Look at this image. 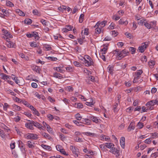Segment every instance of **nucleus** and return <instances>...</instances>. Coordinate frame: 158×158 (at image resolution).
Masks as SVG:
<instances>
[{
	"mask_svg": "<svg viewBox=\"0 0 158 158\" xmlns=\"http://www.w3.org/2000/svg\"><path fill=\"white\" fill-rule=\"evenodd\" d=\"M80 62L87 67L92 65L93 64L92 59L91 57L88 55L85 56L84 57L80 56Z\"/></svg>",
	"mask_w": 158,
	"mask_h": 158,
	"instance_id": "1",
	"label": "nucleus"
},
{
	"mask_svg": "<svg viewBox=\"0 0 158 158\" xmlns=\"http://www.w3.org/2000/svg\"><path fill=\"white\" fill-rule=\"evenodd\" d=\"M83 30H82L81 32V34L83 36V39L81 40L80 38V44H81L84 41V38L83 37L84 35H87L89 34V29L87 28H85L84 29V32H83Z\"/></svg>",
	"mask_w": 158,
	"mask_h": 158,
	"instance_id": "2",
	"label": "nucleus"
},
{
	"mask_svg": "<svg viewBox=\"0 0 158 158\" xmlns=\"http://www.w3.org/2000/svg\"><path fill=\"white\" fill-rule=\"evenodd\" d=\"M148 46V42H146L143 43L142 45L139 47L138 49L141 53H143Z\"/></svg>",
	"mask_w": 158,
	"mask_h": 158,
	"instance_id": "3",
	"label": "nucleus"
},
{
	"mask_svg": "<svg viewBox=\"0 0 158 158\" xmlns=\"http://www.w3.org/2000/svg\"><path fill=\"white\" fill-rule=\"evenodd\" d=\"M114 54L116 56V58L118 60H120L124 57L121 52V51H119L117 50H115L114 51Z\"/></svg>",
	"mask_w": 158,
	"mask_h": 158,
	"instance_id": "4",
	"label": "nucleus"
},
{
	"mask_svg": "<svg viewBox=\"0 0 158 158\" xmlns=\"http://www.w3.org/2000/svg\"><path fill=\"white\" fill-rule=\"evenodd\" d=\"M70 149L72 151L74 156L75 157H77L78 156V149L75 146H71Z\"/></svg>",
	"mask_w": 158,
	"mask_h": 158,
	"instance_id": "5",
	"label": "nucleus"
},
{
	"mask_svg": "<svg viewBox=\"0 0 158 158\" xmlns=\"http://www.w3.org/2000/svg\"><path fill=\"white\" fill-rule=\"evenodd\" d=\"M89 118L93 122L96 123H99L101 121L100 119L98 118L93 116H89Z\"/></svg>",
	"mask_w": 158,
	"mask_h": 158,
	"instance_id": "6",
	"label": "nucleus"
},
{
	"mask_svg": "<svg viewBox=\"0 0 158 158\" xmlns=\"http://www.w3.org/2000/svg\"><path fill=\"white\" fill-rule=\"evenodd\" d=\"M109 152L115 155L116 156H119V151L116 148L114 147H112L109 151Z\"/></svg>",
	"mask_w": 158,
	"mask_h": 158,
	"instance_id": "7",
	"label": "nucleus"
},
{
	"mask_svg": "<svg viewBox=\"0 0 158 158\" xmlns=\"http://www.w3.org/2000/svg\"><path fill=\"white\" fill-rule=\"evenodd\" d=\"M27 139H36L38 138V136L36 134L29 133L27 136Z\"/></svg>",
	"mask_w": 158,
	"mask_h": 158,
	"instance_id": "8",
	"label": "nucleus"
},
{
	"mask_svg": "<svg viewBox=\"0 0 158 158\" xmlns=\"http://www.w3.org/2000/svg\"><path fill=\"white\" fill-rule=\"evenodd\" d=\"M26 127L31 130H33L34 129L33 121H30L29 122L26 123L25 124Z\"/></svg>",
	"mask_w": 158,
	"mask_h": 158,
	"instance_id": "9",
	"label": "nucleus"
},
{
	"mask_svg": "<svg viewBox=\"0 0 158 158\" xmlns=\"http://www.w3.org/2000/svg\"><path fill=\"white\" fill-rule=\"evenodd\" d=\"M2 32L4 34V36H3L10 38H12L13 37L12 35H11L10 32H9L7 30L3 29L2 30Z\"/></svg>",
	"mask_w": 158,
	"mask_h": 158,
	"instance_id": "10",
	"label": "nucleus"
},
{
	"mask_svg": "<svg viewBox=\"0 0 158 158\" xmlns=\"http://www.w3.org/2000/svg\"><path fill=\"white\" fill-rule=\"evenodd\" d=\"M107 23V21H102V22H98L96 23V26H98L101 28L104 27L106 25V24Z\"/></svg>",
	"mask_w": 158,
	"mask_h": 158,
	"instance_id": "11",
	"label": "nucleus"
},
{
	"mask_svg": "<svg viewBox=\"0 0 158 158\" xmlns=\"http://www.w3.org/2000/svg\"><path fill=\"white\" fill-rule=\"evenodd\" d=\"M18 143L19 147L20 148L21 151L23 152H25L24 144L20 140L18 141Z\"/></svg>",
	"mask_w": 158,
	"mask_h": 158,
	"instance_id": "12",
	"label": "nucleus"
},
{
	"mask_svg": "<svg viewBox=\"0 0 158 158\" xmlns=\"http://www.w3.org/2000/svg\"><path fill=\"white\" fill-rule=\"evenodd\" d=\"M80 123H83L85 124H89L90 122V121L87 118H83L82 119H81V117L80 116Z\"/></svg>",
	"mask_w": 158,
	"mask_h": 158,
	"instance_id": "13",
	"label": "nucleus"
},
{
	"mask_svg": "<svg viewBox=\"0 0 158 158\" xmlns=\"http://www.w3.org/2000/svg\"><path fill=\"white\" fill-rule=\"evenodd\" d=\"M125 138L124 137H122L120 140V143L121 147L124 149L125 147Z\"/></svg>",
	"mask_w": 158,
	"mask_h": 158,
	"instance_id": "14",
	"label": "nucleus"
},
{
	"mask_svg": "<svg viewBox=\"0 0 158 158\" xmlns=\"http://www.w3.org/2000/svg\"><path fill=\"white\" fill-rule=\"evenodd\" d=\"M33 126L37 127L39 129L43 130V126L40 124L39 123L37 122H35L33 121Z\"/></svg>",
	"mask_w": 158,
	"mask_h": 158,
	"instance_id": "15",
	"label": "nucleus"
},
{
	"mask_svg": "<svg viewBox=\"0 0 158 158\" xmlns=\"http://www.w3.org/2000/svg\"><path fill=\"white\" fill-rule=\"evenodd\" d=\"M41 135L43 136L46 139H48L49 140H51L52 139L51 136L49 135L46 133H43V132H41Z\"/></svg>",
	"mask_w": 158,
	"mask_h": 158,
	"instance_id": "16",
	"label": "nucleus"
},
{
	"mask_svg": "<svg viewBox=\"0 0 158 158\" xmlns=\"http://www.w3.org/2000/svg\"><path fill=\"white\" fill-rule=\"evenodd\" d=\"M135 124L134 123L131 122L129 126L128 127L127 130L128 131L130 132L132 130H133L135 129Z\"/></svg>",
	"mask_w": 158,
	"mask_h": 158,
	"instance_id": "17",
	"label": "nucleus"
},
{
	"mask_svg": "<svg viewBox=\"0 0 158 158\" xmlns=\"http://www.w3.org/2000/svg\"><path fill=\"white\" fill-rule=\"evenodd\" d=\"M43 124L44 127H47V130L49 133L52 132V131L51 130L50 126L48 124L44 122H43Z\"/></svg>",
	"mask_w": 158,
	"mask_h": 158,
	"instance_id": "18",
	"label": "nucleus"
},
{
	"mask_svg": "<svg viewBox=\"0 0 158 158\" xmlns=\"http://www.w3.org/2000/svg\"><path fill=\"white\" fill-rule=\"evenodd\" d=\"M95 29V32L96 34H100L101 31V28L98 26H96V24L94 26Z\"/></svg>",
	"mask_w": 158,
	"mask_h": 158,
	"instance_id": "19",
	"label": "nucleus"
},
{
	"mask_svg": "<svg viewBox=\"0 0 158 158\" xmlns=\"http://www.w3.org/2000/svg\"><path fill=\"white\" fill-rule=\"evenodd\" d=\"M74 140L77 142L79 141V132L78 131L76 132L74 135Z\"/></svg>",
	"mask_w": 158,
	"mask_h": 158,
	"instance_id": "20",
	"label": "nucleus"
},
{
	"mask_svg": "<svg viewBox=\"0 0 158 158\" xmlns=\"http://www.w3.org/2000/svg\"><path fill=\"white\" fill-rule=\"evenodd\" d=\"M105 147L107 148L111 149L112 147L114 146V144L111 143H105Z\"/></svg>",
	"mask_w": 158,
	"mask_h": 158,
	"instance_id": "21",
	"label": "nucleus"
},
{
	"mask_svg": "<svg viewBox=\"0 0 158 158\" xmlns=\"http://www.w3.org/2000/svg\"><path fill=\"white\" fill-rule=\"evenodd\" d=\"M119 103V101H118V102L115 103L113 106L114 111L115 113L117 112L118 110V108L117 107Z\"/></svg>",
	"mask_w": 158,
	"mask_h": 158,
	"instance_id": "22",
	"label": "nucleus"
},
{
	"mask_svg": "<svg viewBox=\"0 0 158 158\" xmlns=\"http://www.w3.org/2000/svg\"><path fill=\"white\" fill-rule=\"evenodd\" d=\"M119 23L121 25H124L125 26L127 25L128 23V21L127 20L124 21L123 19H120L119 21Z\"/></svg>",
	"mask_w": 158,
	"mask_h": 158,
	"instance_id": "23",
	"label": "nucleus"
},
{
	"mask_svg": "<svg viewBox=\"0 0 158 158\" xmlns=\"http://www.w3.org/2000/svg\"><path fill=\"white\" fill-rule=\"evenodd\" d=\"M6 44L7 45L8 47L10 48H14L15 44L12 41H10L9 42H6Z\"/></svg>",
	"mask_w": 158,
	"mask_h": 158,
	"instance_id": "24",
	"label": "nucleus"
},
{
	"mask_svg": "<svg viewBox=\"0 0 158 158\" xmlns=\"http://www.w3.org/2000/svg\"><path fill=\"white\" fill-rule=\"evenodd\" d=\"M15 76L14 75H11V77H12V79L15 80V83L19 85H20V81L18 79V78L17 77H14Z\"/></svg>",
	"mask_w": 158,
	"mask_h": 158,
	"instance_id": "25",
	"label": "nucleus"
},
{
	"mask_svg": "<svg viewBox=\"0 0 158 158\" xmlns=\"http://www.w3.org/2000/svg\"><path fill=\"white\" fill-rule=\"evenodd\" d=\"M107 45H103V48L101 49L102 54H105L106 53L107 49Z\"/></svg>",
	"mask_w": 158,
	"mask_h": 158,
	"instance_id": "26",
	"label": "nucleus"
},
{
	"mask_svg": "<svg viewBox=\"0 0 158 158\" xmlns=\"http://www.w3.org/2000/svg\"><path fill=\"white\" fill-rule=\"evenodd\" d=\"M53 77L59 79L63 78L62 75L58 73H55L53 74Z\"/></svg>",
	"mask_w": 158,
	"mask_h": 158,
	"instance_id": "27",
	"label": "nucleus"
},
{
	"mask_svg": "<svg viewBox=\"0 0 158 158\" xmlns=\"http://www.w3.org/2000/svg\"><path fill=\"white\" fill-rule=\"evenodd\" d=\"M155 102L154 100H152L148 102L146 104V106H154L155 105L154 104Z\"/></svg>",
	"mask_w": 158,
	"mask_h": 158,
	"instance_id": "28",
	"label": "nucleus"
},
{
	"mask_svg": "<svg viewBox=\"0 0 158 158\" xmlns=\"http://www.w3.org/2000/svg\"><path fill=\"white\" fill-rule=\"evenodd\" d=\"M16 13L19 15L21 16H25V14L21 10L19 9H17L16 10Z\"/></svg>",
	"mask_w": 158,
	"mask_h": 158,
	"instance_id": "29",
	"label": "nucleus"
},
{
	"mask_svg": "<svg viewBox=\"0 0 158 158\" xmlns=\"http://www.w3.org/2000/svg\"><path fill=\"white\" fill-rule=\"evenodd\" d=\"M150 25L151 26V28H154L156 26V21H153L150 22Z\"/></svg>",
	"mask_w": 158,
	"mask_h": 158,
	"instance_id": "30",
	"label": "nucleus"
},
{
	"mask_svg": "<svg viewBox=\"0 0 158 158\" xmlns=\"http://www.w3.org/2000/svg\"><path fill=\"white\" fill-rule=\"evenodd\" d=\"M32 37L33 36L35 38V39L38 40L39 39V37L38 36V33L37 32H33Z\"/></svg>",
	"mask_w": 158,
	"mask_h": 158,
	"instance_id": "31",
	"label": "nucleus"
},
{
	"mask_svg": "<svg viewBox=\"0 0 158 158\" xmlns=\"http://www.w3.org/2000/svg\"><path fill=\"white\" fill-rule=\"evenodd\" d=\"M140 77L135 75L134 77V80H133V82L134 83H137L138 82V80L140 78Z\"/></svg>",
	"mask_w": 158,
	"mask_h": 158,
	"instance_id": "32",
	"label": "nucleus"
},
{
	"mask_svg": "<svg viewBox=\"0 0 158 158\" xmlns=\"http://www.w3.org/2000/svg\"><path fill=\"white\" fill-rule=\"evenodd\" d=\"M146 21V20L145 19H142L139 21L138 22V23L139 25L143 26L144 25V23Z\"/></svg>",
	"mask_w": 158,
	"mask_h": 158,
	"instance_id": "33",
	"label": "nucleus"
},
{
	"mask_svg": "<svg viewBox=\"0 0 158 158\" xmlns=\"http://www.w3.org/2000/svg\"><path fill=\"white\" fill-rule=\"evenodd\" d=\"M66 8V6L62 5L58 8V10L62 12H63Z\"/></svg>",
	"mask_w": 158,
	"mask_h": 158,
	"instance_id": "34",
	"label": "nucleus"
},
{
	"mask_svg": "<svg viewBox=\"0 0 158 158\" xmlns=\"http://www.w3.org/2000/svg\"><path fill=\"white\" fill-rule=\"evenodd\" d=\"M24 23L27 24H30L32 23V20L30 19H27L24 20Z\"/></svg>",
	"mask_w": 158,
	"mask_h": 158,
	"instance_id": "35",
	"label": "nucleus"
},
{
	"mask_svg": "<svg viewBox=\"0 0 158 158\" xmlns=\"http://www.w3.org/2000/svg\"><path fill=\"white\" fill-rule=\"evenodd\" d=\"M0 76L4 80H7L9 78L8 76L4 73H1L0 74Z\"/></svg>",
	"mask_w": 158,
	"mask_h": 158,
	"instance_id": "36",
	"label": "nucleus"
},
{
	"mask_svg": "<svg viewBox=\"0 0 158 158\" xmlns=\"http://www.w3.org/2000/svg\"><path fill=\"white\" fill-rule=\"evenodd\" d=\"M151 137L153 139L158 137V134L157 132H154L151 134Z\"/></svg>",
	"mask_w": 158,
	"mask_h": 158,
	"instance_id": "37",
	"label": "nucleus"
},
{
	"mask_svg": "<svg viewBox=\"0 0 158 158\" xmlns=\"http://www.w3.org/2000/svg\"><path fill=\"white\" fill-rule=\"evenodd\" d=\"M66 71L68 72H72L73 70V67L70 66H68L65 68Z\"/></svg>",
	"mask_w": 158,
	"mask_h": 158,
	"instance_id": "38",
	"label": "nucleus"
},
{
	"mask_svg": "<svg viewBox=\"0 0 158 158\" xmlns=\"http://www.w3.org/2000/svg\"><path fill=\"white\" fill-rule=\"evenodd\" d=\"M41 146L47 150H51V147L50 146L48 145H46L45 144H42Z\"/></svg>",
	"mask_w": 158,
	"mask_h": 158,
	"instance_id": "39",
	"label": "nucleus"
},
{
	"mask_svg": "<svg viewBox=\"0 0 158 158\" xmlns=\"http://www.w3.org/2000/svg\"><path fill=\"white\" fill-rule=\"evenodd\" d=\"M137 126L139 129L142 128L144 126L143 123L139 122L137 124Z\"/></svg>",
	"mask_w": 158,
	"mask_h": 158,
	"instance_id": "40",
	"label": "nucleus"
},
{
	"mask_svg": "<svg viewBox=\"0 0 158 158\" xmlns=\"http://www.w3.org/2000/svg\"><path fill=\"white\" fill-rule=\"evenodd\" d=\"M144 25L148 29H150L151 28V26L150 25V23H148L147 21L144 23Z\"/></svg>",
	"mask_w": 158,
	"mask_h": 158,
	"instance_id": "41",
	"label": "nucleus"
},
{
	"mask_svg": "<svg viewBox=\"0 0 158 158\" xmlns=\"http://www.w3.org/2000/svg\"><path fill=\"white\" fill-rule=\"evenodd\" d=\"M110 34L114 37H116L118 34V32L115 30L111 31Z\"/></svg>",
	"mask_w": 158,
	"mask_h": 158,
	"instance_id": "42",
	"label": "nucleus"
},
{
	"mask_svg": "<svg viewBox=\"0 0 158 158\" xmlns=\"http://www.w3.org/2000/svg\"><path fill=\"white\" fill-rule=\"evenodd\" d=\"M27 145L28 147L30 148H33L34 147V146L32 144L31 141H28L27 143Z\"/></svg>",
	"mask_w": 158,
	"mask_h": 158,
	"instance_id": "43",
	"label": "nucleus"
},
{
	"mask_svg": "<svg viewBox=\"0 0 158 158\" xmlns=\"http://www.w3.org/2000/svg\"><path fill=\"white\" fill-rule=\"evenodd\" d=\"M121 51L123 56H124V57L127 55H128L129 53L128 51H127L125 50H123Z\"/></svg>",
	"mask_w": 158,
	"mask_h": 158,
	"instance_id": "44",
	"label": "nucleus"
},
{
	"mask_svg": "<svg viewBox=\"0 0 158 158\" xmlns=\"http://www.w3.org/2000/svg\"><path fill=\"white\" fill-rule=\"evenodd\" d=\"M113 67L109 66L108 67V72L111 74H113Z\"/></svg>",
	"mask_w": 158,
	"mask_h": 158,
	"instance_id": "45",
	"label": "nucleus"
},
{
	"mask_svg": "<svg viewBox=\"0 0 158 158\" xmlns=\"http://www.w3.org/2000/svg\"><path fill=\"white\" fill-rule=\"evenodd\" d=\"M6 4L7 6H9L11 7L14 6V4L11 2L7 0L6 1Z\"/></svg>",
	"mask_w": 158,
	"mask_h": 158,
	"instance_id": "46",
	"label": "nucleus"
},
{
	"mask_svg": "<svg viewBox=\"0 0 158 158\" xmlns=\"http://www.w3.org/2000/svg\"><path fill=\"white\" fill-rule=\"evenodd\" d=\"M155 64V62L151 60L149 63V65L151 68H153Z\"/></svg>",
	"mask_w": 158,
	"mask_h": 158,
	"instance_id": "47",
	"label": "nucleus"
},
{
	"mask_svg": "<svg viewBox=\"0 0 158 158\" xmlns=\"http://www.w3.org/2000/svg\"><path fill=\"white\" fill-rule=\"evenodd\" d=\"M143 72V71L142 70H139L138 71L135 73V75L140 77V75Z\"/></svg>",
	"mask_w": 158,
	"mask_h": 158,
	"instance_id": "48",
	"label": "nucleus"
},
{
	"mask_svg": "<svg viewBox=\"0 0 158 158\" xmlns=\"http://www.w3.org/2000/svg\"><path fill=\"white\" fill-rule=\"evenodd\" d=\"M84 15L83 14H81L80 15V23H82L84 20Z\"/></svg>",
	"mask_w": 158,
	"mask_h": 158,
	"instance_id": "49",
	"label": "nucleus"
},
{
	"mask_svg": "<svg viewBox=\"0 0 158 158\" xmlns=\"http://www.w3.org/2000/svg\"><path fill=\"white\" fill-rule=\"evenodd\" d=\"M129 50L131 52L132 54H134L136 50L135 48L132 47H130L129 48Z\"/></svg>",
	"mask_w": 158,
	"mask_h": 158,
	"instance_id": "50",
	"label": "nucleus"
},
{
	"mask_svg": "<svg viewBox=\"0 0 158 158\" xmlns=\"http://www.w3.org/2000/svg\"><path fill=\"white\" fill-rule=\"evenodd\" d=\"M2 11L3 12V14H4V16H7L8 15L9 13L8 10L6 9H2Z\"/></svg>",
	"mask_w": 158,
	"mask_h": 158,
	"instance_id": "51",
	"label": "nucleus"
},
{
	"mask_svg": "<svg viewBox=\"0 0 158 158\" xmlns=\"http://www.w3.org/2000/svg\"><path fill=\"white\" fill-rule=\"evenodd\" d=\"M33 70L35 71L37 73H39L40 71V68L38 67V66H35L34 67L33 69Z\"/></svg>",
	"mask_w": 158,
	"mask_h": 158,
	"instance_id": "52",
	"label": "nucleus"
},
{
	"mask_svg": "<svg viewBox=\"0 0 158 158\" xmlns=\"http://www.w3.org/2000/svg\"><path fill=\"white\" fill-rule=\"evenodd\" d=\"M56 71L58 72L62 73L64 71V70H63L62 69L60 68V67H57L56 68Z\"/></svg>",
	"mask_w": 158,
	"mask_h": 158,
	"instance_id": "53",
	"label": "nucleus"
},
{
	"mask_svg": "<svg viewBox=\"0 0 158 158\" xmlns=\"http://www.w3.org/2000/svg\"><path fill=\"white\" fill-rule=\"evenodd\" d=\"M66 90L68 91L69 92H72L73 91V88L71 86H68L65 89Z\"/></svg>",
	"mask_w": 158,
	"mask_h": 158,
	"instance_id": "54",
	"label": "nucleus"
},
{
	"mask_svg": "<svg viewBox=\"0 0 158 158\" xmlns=\"http://www.w3.org/2000/svg\"><path fill=\"white\" fill-rule=\"evenodd\" d=\"M85 134L86 135L90 136H94L95 135V134L94 133H91L90 132H85Z\"/></svg>",
	"mask_w": 158,
	"mask_h": 158,
	"instance_id": "55",
	"label": "nucleus"
},
{
	"mask_svg": "<svg viewBox=\"0 0 158 158\" xmlns=\"http://www.w3.org/2000/svg\"><path fill=\"white\" fill-rule=\"evenodd\" d=\"M46 58L48 60H51L52 61H56L57 60V58L50 56L46 57Z\"/></svg>",
	"mask_w": 158,
	"mask_h": 158,
	"instance_id": "56",
	"label": "nucleus"
},
{
	"mask_svg": "<svg viewBox=\"0 0 158 158\" xmlns=\"http://www.w3.org/2000/svg\"><path fill=\"white\" fill-rule=\"evenodd\" d=\"M157 89L155 87L152 88L151 90V93L152 94H154L156 93L157 91Z\"/></svg>",
	"mask_w": 158,
	"mask_h": 158,
	"instance_id": "57",
	"label": "nucleus"
},
{
	"mask_svg": "<svg viewBox=\"0 0 158 158\" xmlns=\"http://www.w3.org/2000/svg\"><path fill=\"white\" fill-rule=\"evenodd\" d=\"M9 105L6 103H5L4 104V105L3 106V109L5 110H6L7 109V108L9 107Z\"/></svg>",
	"mask_w": 158,
	"mask_h": 158,
	"instance_id": "58",
	"label": "nucleus"
},
{
	"mask_svg": "<svg viewBox=\"0 0 158 158\" xmlns=\"http://www.w3.org/2000/svg\"><path fill=\"white\" fill-rule=\"evenodd\" d=\"M0 136L2 138H4L5 135L2 130L0 131Z\"/></svg>",
	"mask_w": 158,
	"mask_h": 158,
	"instance_id": "59",
	"label": "nucleus"
},
{
	"mask_svg": "<svg viewBox=\"0 0 158 158\" xmlns=\"http://www.w3.org/2000/svg\"><path fill=\"white\" fill-rule=\"evenodd\" d=\"M45 48L47 50L49 51L52 50V48L48 45H46L45 46Z\"/></svg>",
	"mask_w": 158,
	"mask_h": 158,
	"instance_id": "60",
	"label": "nucleus"
},
{
	"mask_svg": "<svg viewBox=\"0 0 158 158\" xmlns=\"http://www.w3.org/2000/svg\"><path fill=\"white\" fill-rule=\"evenodd\" d=\"M56 147L57 150L59 151H60L62 149V146L59 145H57Z\"/></svg>",
	"mask_w": 158,
	"mask_h": 158,
	"instance_id": "61",
	"label": "nucleus"
},
{
	"mask_svg": "<svg viewBox=\"0 0 158 158\" xmlns=\"http://www.w3.org/2000/svg\"><path fill=\"white\" fill-rule=\"evenodd\" d=\"M86 105L87 106H92L94 105V103L93 102H85Z\"/></svg>",
	"mask_w": 158,
	"mask_h": 158,
	"instance_id": "62",
	"label": "nucleus"
},
{
	"mask_svg": "<svg viewBox=\"0 0 158 158\" xmlns=\"http://www.w3.org/2000/svg\"><path fill=\"white\" fill-rule=\"evenodd\" d=\"M33 113L35 115L39 116L40 115V114L39 113V112L36 110L35 109L33 111Z\"/></svg>",
	"mask_w": 158,
	"mask_h": 158,
	"instance_id": "63",
	"label": "nucleus"
},
{
	"mask_svg": "<svg viewBox=\"0 0 158 158\" xmlns=\"http://www.w3.org/2000/svg\"><path fill=\"white\" fill-rule=\"evenodd\" d=\"M145 143L147 144H149L151 142V140L150 139V138H148L146 139L144 141Z\"/></svg>",
	"mask_w": 158,
	"mask_h": 158,
	"instance_id": "64",
	"label": "nucleus"
}]
</instances>
